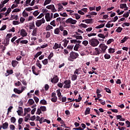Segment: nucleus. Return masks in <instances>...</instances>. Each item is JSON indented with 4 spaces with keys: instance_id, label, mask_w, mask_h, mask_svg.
Returning <instances> with one entry per match:
<instances>
[{
    "instance_id": "nucleus-43",
    "label": "nucleus",
    "mask_w": 130,
    "mask_h": 130,
    "mask_svg": "<svg viewBox=\"0 0 130 130\" xmlns=\"http://www.w3.org/2000/svg\"><path fill=\"white\" fill-rule=\"evenodd\" d=\"M113 41H114V40H113V39H110L107 42V45H109V44H111V42H113Z\"/></svg>"
},
{
    "instance_id": "nucleus-52",
    "label": "nucleus",
    "mask_w": 130,
    "mask_h": 130,
    "mask_svg": "<svg viewBox=\"0 0 130 130\" xmlns=\"http://www.w3.org/2000/svg\"><path fill=\"white\" fill-rule=\"evenodd\" d=\"M15 86L16 87H19V86H22V83H21V82L20 81H17V82H16L15 83Z\"/></svg>"
},
{
    "instance_id": "nucleus-14",
    "label": "nucleus",
    "mask_w": 130,
    "mask_h": 130,
    "mask_svg": "<svg viewBox=\"0 0 130 130\" xmlns=\"http://www.w3.org/2000/svg\"><path fill=\"white\" fill-rule=\"evenodd\" d=\"M31 35L32 36H37V28L34 29Z\"/></svg>"
},
{
    "instance_id": "nucleus-18",
    "label": "nucleus",
    "mask_w": 130,
    "mask_h": 130,
    "mask_svg": "<svg viewBox=\"0 0 130 130\" xmlns=\"http://www.w3.org/2000/svg\"><path fill=\"white\" fill-rule=\"evenodd\" d=\"M108 52L109 53H114V52H115V49L112 48H110L108 49Z\"/></svg>"
},
{
    "instance_id": "nucleus-44",
    "label": "nucleus",
    "mask_w": 130,
    "mask_h": 130,
    "mask_svg": "<svg viewBox=\"0 0 130 130\" xmlns=\"http://www.w3.org/2000/svg\"><path fill=\"white\" fill-rule=\"evenodd\" d=\"M76 39L82 40L83 39V37L82 36H74Z\"/></svg>"
},
{
    "instance_id": "nucleus-31",
    "label": "nucleus",
    "mask_w": 130,
    "mask_h": 130,
    "mask_svg": "<svg viewBox=\"0 0 130 130\" xmlns=\"http://www.w3.org/2000/svg\"><path fill=\"white\" fill-rule=\"evenodd\" d=\"M126 8V4H120V9H125Z\"/></svg>"
},
{
    "instance_id": "nucleus-36",
    "label": "nucleus",
    "mask_w": 130,
    "mask_h": 130,
    "mask_svg": "<svg viewBox=\"0 0 130 130\" xmlns=\"http://www.w3.org/2000/svg\"><path fill=\"white\" fill-rule=\"evenodd\" d=\"M29 28V30H32L35 27V24H34V22H32V23L28 26Z\"/></svg>"
},
{
    "instance_id": "nucleus-41",
    "label": "nucleus",
    "mask_w": 130,
    "mask_h": 130,
    "mask_svg": "<svg viewBox=\"0 0 130 130\" xmlns=\"http://www.w3.org/2000/svg\"><path fill=\"white\" fill-rule=\"evenodd\" d=\"M40 108L41 111H43V112H45L47 110L46 107H45V106H41Z\"/></svg>"
},
{
    "instance_id": "nucleus-21",
    "label": "nucleus",
    "mask_w": 130,
    "mask_h": 130,
    "mask_svg": "<svg viewBox=\"0 0 130 130\" xmlns=\"http://www.w3.org/2000/svg\"><path fill=\"white\" fill-rule=\"evenodd\" d=\"M52 29H53V27L50 25H48L46 27V31H50Z\"/></svg>"
},
{
    "instance_id": "nucleus-62",
    "label": "nucleus",
    "mask_w": 130,
    "mask_h": 130,
    "mask_svg": "<svg viewBox=\"0 0 130 130\" xmlns=\"http://www.w3.org/2000/svg\"><path fill=\"white\" fill-rule=\"evenodd\" d=\"M32 14L35 17H37V15H39V12H38V11H36Z\"/></svg>"
},
{
    "instance_id": "nucleus-25",
    "label": "nucleus",
    "mask_w": 130,
    "mask_h": 130,
    "mask_svg": "<svg viewBox=\"0 0 130 130\" xmlns=\"http://www.w3.org/2000/svg\"><path fill=\"white\" fill-rule=\"evenodd\" d=\"M111 56L109 54L107 53L104 55V58H105V59H109L110 58H111Z\"/></svg>"
},
{
    "instance_id": "nucleus-58",
    "label": "nucleus",
    "mask_w": 130,
    "mask_h": 130,
    "mask_svg": "<svg viewBox=\"0 0 130 130\" xmlns=\"http://www.w3.org/2000/svg\"><path fill=\"white\" fill-rule=\"evenodd\" d=\"M61 102H67V97L63 96L62 95L61 96Z\"/></svg>"
},
{
    "instance_id": "nucleus-10",
    "label": "nucleus",
    "mask_w": 130,
    "mask_h": 130,
    "mask_svg": "<svg viewBox=\"0 0 130 130\" xmlns=\"http://www.w3.org/2000/svg\"><path fill=\"white\" fill-rule=\"evenodd\" d=\"M45 19L47 22H49L50 20H51V18L50 17V13H47L45 15Z\"/></svg>"
},
{
    "instance_id": "nucleus-5",
    "label": "nucleus",
    "mask_w": 130,
    "mask_h": 130,
    "mask_svg": "<svg viewBox=\"0 0 130 130\" xmlns=\"http://www.w3.org/2000/svg\"><path fill=\"white\" fill-rule=\"evenodd\" d=\"M44 23H45V19L44 18H43L42 19L38 20L36 22V25L37 27H40V26H41L42 24H44Z\"/></svg>"
},
{
    "instance_id": "nucleus-45",
    "label": "nucleus",
    "mask_w": 130,
    "mask_h": 130,
    "mask_svg": "<svg viewBox=\"0 0 130 130\" xmlns=\"http://www.w3.org/2000/svg\"><path fill=\"white\" fill-rule=\"evenodd\" d=\"M77 78H78V76L76 74H74L72 77V81H76L77 79Z\"/></svg>"
},
{
    "instance_id": "nucleus-61",
    "label": "nucleus",
    "mask_w": 130,
    "mask_h": 130,
    "mask_svg": "<svg viewBox=\"0 0 130 130\" xmlns=\"http://www.w3.org/2000/svg\"><path fill=\"white\" fill-rule=\"evenodd\" d=\"M21 83H22V84L24 85V86H26L27 85V81L26 80H25V79H23L22 80H20Z\"/></svg>"
},
{
    "instance_id": "nucleus-11",
    "label": "nucleus",
    "mask_w": 130,
    "mask_h": 130,
    "mask_svg": "<svg viewBox=\"0 0 130 130\" xmlns=\"http://www.w3.org/2000/svg\"><path fill=\"white\" fill-rule=\"evenodd\" d=\"M98 37H100V38H102L103 39H105L106 37H108V32H107V34L106 35H104L102 34H99L98 35Z\"/></svg>"
},
{
    "instance_id": "nucleus-59",
    "label": "nucleus",
    "mask_w": 130,
    "mask_h": 130,
    "mask_svg": "<svg viewBox=\"0 0 130 130\" xmlns=\"http://www.w3.org/2000/svg\"><path fill=\"white\" fill-rule=\"evenodd\" d=\"M36 114H38V115H40L41 114V109L40 108H38Z\"/></svg>"
},
{
    "instance_id": "nucleus-30",
    "label": "nucleus",
    "mask_w": 130,
    "mask_h": 130,
    "mask_svg": "<svg viewBox=\"0 0 130 130\" xmlns=\"http://www.w3.org/2000/svg\"><path fill=\"white\" fill-rule=\"evenodd\" d=\"M60 24H61L63 27H67V24H66V21L64 20H61L60 21Z\"/></svg>"
},
{
    "instance_id": "nucleus-4",
    "label": "nucleus",
    "mask_w": 130,
    "mask_h": 130,
    "mask_svg": "<svg viewBox=\"0 0 130 130\" xmlns=\"http://www.w3.org/2000/svg\"><path fill=\"white\" fill-rule=\"evenodd\" d=\"M66 24H72V25H75L77 23V20L73 19V18H68L65 21Z\"/></svg>"
},
{
    "instance_id": "nucleus-64",
    "label": "nucleus",
    "mask_w": 130,
    "mask_h": 130,
    "mask_svg": "<svg viewBox=\"0 0 130 130\" xmlns=\"http://www.w3.org/2000/svg\"><path fill=\"white\" fill-rule=\"evenodd\" d=\"M73 129H75V130H84V128H82V127H79L73 128Z\"/></svg>"
},
{
    "instance_id": "nucleus-51",
    "label": "nucleus",
    "mask_w": 130,
    "mask_h": 130,
    "mask_svg": "<svg viewBox=\"0 0 130 130\" xmlns=\"http://www.w3.org/2000/svg\"><path fill=\"white\" fill-rule=\"evenodd\" d=\"M79 27H82V28H87V27H88V25H87V24H86L81 23L79 25Z\"/></svg>"
},
{
    "instance_id": "nucleus-40",
    "label": "nucleus",
    "mask_w": 130,
    "mask_h": 130,
    "mask_svg": "<svg viewBox=\"0 0 130 130\" xmlns=\"http://www.w3.org/2000/svg\"><path fill=\"white\" fill-rule=\"evenodd\" d=\"M127 39H128V38L125 37L122 40H121L120 43H124L126 41V40H127Z\"/></svg>"
},
{
    "instance_id": "nucleus-54",
    "label": "nucleus",
    "mask_w": 130,
    "mask_h": 130,
    "mask_svg": "<svg viewBox=\"0 0 130 130\" xmlns=\"http://www.w3.org/2000/svg\"><path fill=\"white\" fill-rule=\"evenodd\" d=\"M59 14L61 17H68V14L66 12H64L63 13H60Z\"/></svg>"
},
{
    "instance_id": "nucleus-57",
    "label": "nucleus",
    "mask_w": 130,
    "mask_h": 130,
    "mask_svg": "<svg viewBox=\"0 0 130 130\" xmlns=\"http://www.w3.org/2000/svg\"><path fill=\"white\" fill-rule=\"evenodd\" d=\"M82 44L84 46H87V44H89V42H88V41L85 40L82 42Z\"/></svg>"
},
{
    "instance_id": "nucleus-19",
    "label": "nucleus",
    "mask_w": 130,
    "mask_h": 130,
    "mask_svg": "<svg viewBox=\"0 0 130 130\" xmlns=\"http://www.w3.org/2000/svg\"><path fill=\"white\" fill-rule=\"evenodd\" d=\"M28 103L29 105H33L34 103H35V102H34V100H33V99H30L28 100Z\"/></svg>"
},
{
    "instance_id": "nucleus-2",
    "label": "nucleus",
    "mask_w": 130,
    "mask_h": 130,
    "mask_svg": "<svg viewBox=\"0 0 130 130\" xmlns=\"http://www.w3.org/2000/svg\"><path fill=\"white\" fill-rule=\"evenodd\" d=\"M88 41L90 45L92 46V47H96V46H98V44L100 43L99 41L95 38L89 39Z\"/></svg>"
},
{
    "instance_id": "nucleus-6",
    "label": "nucleus",
    "mask_w": 130,
    "mask_h": 130,
    "mask_svg": "<svg viewBox=\"0 0 130 130\" xmlns=\"http://www.w3.org/2000/svg\"><path fill=\"white\" fill-rule=\"evenodd\" d=\"M59 81L58 76L57 75H54L53 78H51V82L53 84H56Z\"/></svg>"
},
{
    "instance_id": "nucleus-60",
    "label": "nucleus",
    "mask_w": 130,
    "mask_h": 130,
    "mask_svg": "<svg viewBox=\"0 0 130 130\" xmlns=\"http://www.w3.org/2000/svg\"><path fill=\"white\" fill-rule=\"evenodd\" d=\"M105 91L109 93V94H111V90L108 88H105Z\"/></svg>"
},
{
    "instance_id": "nucleus-15",
    "label": "nucleus",
    "mask_w": 130,
    "mask_h": 130,
    "mask_svg": "<svg viewBox=\"0 0 130 130\" xmlns=\"http://www.w3.org/2000/svg\"><path fill=\"white\" fill-rule=\"evenodd\" d=\"M91 109L90 108H87L85 112H84V114L85 115H87L88 114H90V111H91L90 110Z\"/></svg>"
},
{
    "instance_id": "nucleus-28",
    "label": "nucleus",
    "mask_w": 130,
    "mask_h": 130,
    "mask_svg": "<svg viewBox=\"0 0 130 130\" xmlns=\"http://www.w3.org/2000/svg\"><path fill=\"white\" fill-rule=\"evenodd\" d=\"M92 21H93L92 19H85V23H86V24H91V23H92Z\"/></svg>"
},
{
    "instance_id": "nucleus-22",
    "label": "nucleus",
    "mask_w": 130,
    "mask_h": 130,
    "mask_svg": "<svg viewBox=\"0 0 130 130\" xmlns=\"http://www.w3.org/2000/svg\"><path fill=\"white\" fill-rule=\"evenodd\" d=\"M11 12H12V9L11 8H8L7 10V12L5 13V17H7V16H8V15H9Z\"/></svg>"
},
{
    "instance_id": "nucleus-33",
    "label": "nucleus",
    "mask_w": 130,
    "mask_h": 130,
    "mask_svg": "<svg viewBox=\"0 0 130 130\" xmlns=\"http://www.w3.org/2000/svg\"><path fill=\"white\" fill-rule=\"evenodd\" d=\"M6 72L9 76L10 75H13V74H14V71H13V70H7Z\"/></svg>"
},
{
    "instance_id": "nucleus-50",
    "label": "nucleus",
    "mask_w": 130,
    "mask_h": 130,
    "mask_svg": "<svg viewBox=\"0 0 130 130\" xmlns=\"http://www.w3.org/2000/svg\"><path fill=\"white\" fill-rule=\"evenodd\" d=\"M10 120L11 122H12L13 123H15V122H16V119L15 117H12L11 118Z\"/></svg>"
},
{
    "instance_id": "nucleus-63",
    "label": "nucleus",
    "mask_w": 130,
    "mask_h": 130,
    "mask_svg": "<svg viewBox=\"0 0 130 130\" xmlns=\"http://www.w3.org/2000/svg\"><path fill=\"white\" fill-rule=\"evenodd\" d=\"M11 37H12V34H8L7 35V36H6V39H8L10 40V38H11Z\"/></svg>"
},
{
    "instance_id": "nucleus-56",
    "label": "nucleus",
    "mask_w": 130,
    "mask_h": 130,
    "mask_svg": "<svg viewBox=\"0 0 130 130\" xmlns=\"http://www.w3.org/2000/svg\"><path fill=\"white\" fill-rule=\"evenodd\" d=\"M99 102H100L102 105H105V101H103V100H102V99H99Z\"/></svg>"
},
{
    "instance_id": "nucleus-49",
    "label": "nucleus",
    "mask_w": 130,
    "mask_h": 130,
    "mask_svg": "<svg viewBox=\"0 0 130 130\" xmlns=\"http://www.w3.org/2000/svg\"><path fill=\"white\" fill-rule=\"evenodd\" d=\"M121 31H122V28L120 27H118L116 30V31L117 32V33H120Z\"/></svg>"
},
{
    "instance_id": "nucleus-1",
    "label": "nucleus",
    "mask_w": 130,
    "mask_h": 130,
    "mask_svg": "<svg viewBox=\"0 0 130 130\" xmlns=\"http://www.w3.org/2000/svg\"><path fill=\"white\" fill-rule=\"evenodd\" d=\"M69 55L68 58L69 61H74L75 59H77L79 57V53L74 51L71 52Z\"/></svg>"
},
{
    "instance_id": "nucleus-48",
    "label": "nucleus",
    "mask_w": 130,
    "mask_h": 130,
    "mask_svg": "<svg viewBox=\"0 0 130 130\" xmlns=\"http://www.w3.org/2000/svg\"><path fill=\"white\" fill-rule=\"evenodd\" d=\"M20 43L21 44H27L28 43V41L27 40H24L20 41Z\"/></svg>"
},
{
    "instance_id": "nucleus-46",
    "label": "nucleus",
    "mask_w": 130,
    "mask_h": 130,
    "mask_svg": "<svg viewBox=\"0 0 130 130\" xmlns=\"http://www.w3.org/2000/svg\"><path fill=\"white\" fill-rule=\"evenodd\" d=\"M73 48H74V45H69L67 46V49H69L70 51H71V50H73Z\"/></svg>"
},
{
    "instance_id": "nucleus-55",
    "label": "nucleus",
    "mask_w": 130,
    "mask_h": 130,
    "mask_svg": "<svg viewBox=\"0 0 130 130\" xmlns=\"http://www.w3.org/2000/svg\"><path fill=\"white\" fill-rule=\"evenodd\" d=\"M34 99L36 103H37H37H38V102H39V99L37 96H35L34 97Z\"/></svg>"
},
{
    "instance_id": "nucleus-3",
    "label": "nucleus",
    "mask_w": 130,
    "mask_h": 130,
    "mask_svg": "<svg viewBox=\"0 0 130 130\" xmlns=\"http://www.w3.org/2000/svg\"><path fill=\"white\" fill-rule=\"evenodd\" d=\"M99 48L100 49V50H101L102 53H105L106 52V49L108 48V46L106 45L104 43H102L100 44Z\"/></svg>"
},
{
    "instance_id": "nucleus-38",
    "label": "nucleus",
    "mask_w": 130,
    "mask_h": 130,
    "mask_svg": "<svg viewBox=\"0 0 130 130\" xmlns=\"http://www.w3.org/2000/svg\"><path fill=\"white\" fill-rule=\"evenodd\" d=\"M53 52H51L48 56V59H49V60H50V59H51V58L53 57Z\"/></svg>"
},
{
    "instance_id": "nucleus-47",
    "label": "nucleus",
    "mask_w": 130,
    "mask_h": 130,
    "mask_svg": "<svg viewBox=\"0 0 130 130\" xmlns=\"http://www.w3.org/2000/svg\"><path fill=\"white\" fill-rule=\"evenodd\" d=\"M17 38H18V37H17V36H15L12 39H11V42L12 43H13L14 44H16V42H15V40H16V39H17Z\"/></svg>"
},
{
    "instance_id": "nucleus-8",
    "label": "nucleus",
    "mask_w": 130,
    "mask_h": 130,
    "mask_svg": "<svg viewBox=\"0 0 130 130\" xmlns=\"http://www.w3.org/2000/svg\"><path fill=\"white\" fill-rule=\"evenodd\" d=\"M27 35L28 34L27 33V32H26V30H25L24 29H22L20 30V35L21 36H22V37H26Z\"/></svg>"
},
{
    "instance_id": "nucleus-53",
    "label": "nucleus",
    "mask_w": 130,
    "mask_h": 130,
    "mask_svg": "<svg viewBox=\"0 0 130 130\" xmlns=\"http://www.w3.org/2000/svg\"><path fill=\"white\" fill-rule=\"evenodd\" d=\"M22 16L23 17H24V18H26V17H28V16H29V14H28V13H27L26 12H25V11H24L22 12Z\"/></svg>"
},
{
    "instance_id": "nucleus-39",
    "label": "nucleus",
    "mask_w": 130,
    "mask_h": 130,
    "mask_svg": "<svg viewBox=\"0 0 130 130\" xmlns=\"http://www.w3.org/2000/svg\"><path fill=\"white\" fill-rule=\"evenodd\" d=\"M51 3V0H45L44 6H46V5H48Z\"/></svg>"
},
{
    "instance_id": "nucleus-29",
    "label": "nucleus",
    "mask_w": 130,
    "mask_h": 130,
    "mask_svg": "<svg viewBox=\"0 0 130 130\" xmlns=\"http://www.w3.org/2000/svg\"><path fill=\"white\" fill-rule=\"evenodd\" d=\"M105 26V23H103L100 25H98L95 27V29H100L101 28H103Z\"/></svg>"
},
{
    "instance_id": "nucleus-16",
    "label": "nucleus",
    "mask_w": 130,
    "mask_h": 130,
    "mask_svg": "<svg viewBox=\"0 0 130 130\" xmlns=\"http://www.w3.org/2000/svg\"><path fill=\"white\" fill-rule=\"evenodd\" d=\"M13 91L15 93V94H18L19 95H20V94L21 93V90L18 89L17 88H14L13 89Z\"/></svg>"
},
{
    "instance_id": "nucleus-23",
    "label": "nucleus",
    "mask_w": 130,
    "mask_h": 130,
    "mask_svg": "<svg viewBox=\"0 0 130 130\" xmlns=\"http://www.w3.org/2000/svg\"><path fill=\"white\" fill-rule=\"evenodd\" d=\"M19 16L18 15H12L10 20H18Z\"/></svg>"
},
{
    "instance_id": "nucleus-26",
    "label": "nucleus",
    "mask_w": 130,
    "mask_h": 130,
    "mask_svg": "<svg viewBox=\"0 0 130 130\" xmlns=\"http://www.w3.org/2000/svg\"><path fill=\"white\" fill-rule=\"evenodd\" d=\"M6 39V41H4L5 46H8V45L10 44V40L8 39Z\"/></svg>"
},
{
    "instance_id": "nucleus-35",
    "label": "nucleus",
    "mask_w": 130,
    "mask_h": 130,
    "mask_svg": "<svg viewBox=\"0 0 130 130\" xmlns=\"http://www.w3.org/2000/svg\"><path fill=\"white\" fill-rule=\"evenodd\" d=\"M42 63L44 64V66H46L48 63V59H45L44 60L42 61Z\"/></svg>"
},
{
    "instance_id": "nucleus-27",
    "label": "nucleus",
    "mask_w": 130,
    "mask_h": 130,
    "mask_svg": "<svg viewBox=\"0 0 130 130\" xmlns=\"http://www.w3.org/2000/svg\"><path fill=\"white\" fill-rule=\"evenodd\" d=\"M57 5L58 6V12H59V11H62V9H63V7L62 6V5H61V4H58Z\"/></svg>"
},
{
    "instance_id": "nucleus-34",
    "label": "nucleus",
    "mask_w": 130,
    "mask_h": 130,
    "mask_svg": "<svg viewBox=\"0 0 130 130\" xmlns=\"http://www.w3.org/2000/svg\"><path fill=\"white\" fill-rule=\"evenodd\" d=\"M51 101H52V102H53L54 103H55V102L57 101V96H55L51 99Z\"/></svg>"
},
{
    "instance_id": "nucleus-13",
    "label": "nucleus",
    "mask_w": 130,
    "mask_h": 130,
    "mask_svg": "<svg viewBox=\"0 0 130 130\" xmlns=\"http://www.w3.org/2000/svg\"><path fill=\"white\" fill-rule=\"evenodd\" d=\"M2 127L3 129H7V128L9 127V123H8V122H6L5 123H3Z\"/></svg>"
},
{
    "instance_id": "nucleus-12",
    "label": "nucleus",
    "mask_w": 130,
    "mask_h": 130,
    "mask_svg": "<svg viewBox=\"0 0 130 130\" xmlns=\"http://www.w3.org/2000/svg\"><path fill=\"white\" fill-rule=\"evenodd\" d=\"M18 109L19 110H18V111H17V112L18 113V115L20 116H21V115L22 114V113H23V108L19 107L18 108Z\"/></svg>"
},
{
    "instance_id": "nucleus-9",
    "label": "nucleus",
    "mask_w": 130,
    "mask_h": 130,
    "mask_svg": "<svg viewBox=\"0 0 130 130\" xmlns=\"http://www.w3.org/2000/svg\"><path fill=\"white\" fill-rule=\"evenodd\" d=\"M19 64V61L16 60H13L11 62V64L13 68H16L17 66Z\"/></svg>"
},
{
    "instance_id": "nucleus-42",
    "label": "nucleus",
    "mask_w": 130,
    "mask_h": 130,
    "mask_svg": "<svg viewBox=\"0 0 130 130\" xmlns=\"http://www.w3.org/2000/svg\"><path fill=\"white\" fill-rule=\"evenodd\" d=\"M59 48V45L57 43H55L54 46L53 47V49L55 50Z\"/></svg>"
},
{
    "instance_id": "nucleus-7",
    "label": "nucleus",
    "mask_w": 130,
    "mask_h": 130,
    "mask_svg": "<svg viewBox=\"0 0 130 130\" xmlns=\"http://www.w3.org/2000/svg\"><path fill=\"white\" fill-rule=\"evenodd\" d=\"M100 53H102V52H101L100 49L99 48H95L94 49V51L93 52L94 55H99Z\"/></svg>"
},
{
    "instance_id": "nucleus-37",
    "label": "nucleus",
    "mask_w": 130,
    "mask_h": 130,
    "mask_svg": "<svg viewBox=\"0 0 130 130\" xmlns=\"http://www.w3.org/2000/svg\"><path fill=\"white\" fill-rule=\"evenodd\" d=\"M42 54V51L38 52V53H36V55H35V57L36 58H37V57H38V56H39V55H41Z\"/></svg>"
},
{
    "instance_id": "nucleus-17",
    "label": "nucleus",
    "mask_w": 130,
    "mask_h": 130,
    "mask_svg": "<svg viewBox=\"0 0 130 130\" xmlns=\"http://www.w3.org/2000/svg\"><path fill=\"white\" fill-rule=\"evenodd\" d=\"M63 83L67 86H71V81L70 80H66L64 81Z\"/></svg>"
},
{
    "instance_id": "nucleus-32",
    "label": "nucleus",
    "mask_w": 130,
    "mask_h": 130,
    "mask_svg": "<svg viewBox=\"0 0 130 130\" xmlns=\"http://www.w3.org/2000/svg\"><path fill=\"white\" fill-rule=\"evenodd\" d=\"M54 34L58 35L59 34V32H60V30H59V28H56L54 29Z\"/></svg>"
},
{
    "instance_id": "nucleus-20",
    "label": "nucleus",
    "mask_w": 130,
    "mask_h": 130,
    "mask_svg": "<svg viewBox=\"0 0 130 130\" xmlns=\"http://www.w3.org/2000/svg\"><path fill=\"white\" fill-rule=\"evenodd\" d=\"M40 103L43 105H47V102L44 99L41 100Z\"/></svg>"
},
{
    "instance_id": "nucleus-24",
    "label": "nucleus",
    "mask_w": 130,
    "mask_h": 130,
    "mask_svg": "<svg viewBox=\"0 0 130 130\" xmlns=\"http://www.w3.org/2000/svg\"><path fill=\"white\" fill-rule=\"evenodd\" d=\"M79 48H80V44H76L74 48V50H75V51H78Z\"/></svg>"
}]
</instances>
